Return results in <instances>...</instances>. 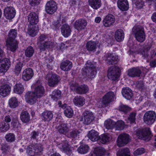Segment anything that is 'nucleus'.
Masks as SVG:
<instances>
[{
    "label": "nucleus",
    "mask_w": 156,
    "mask_h": 156,
    "mask_svg": "<svg viewBox=\"0 0 156 156\" xmlns=\"http://www.w3.org/2000/svg\"><path fill=\"white\" fill-rule=\"evenodd\" d=\"M115 94L112 92H109L104 95L102 98L101 103L98 102L97 104V106L99 108H101L103 105L106 106L109 103L114 100Z\"/></svg>",
    "instance_id": "nucleus-6"
},
{
    "label": "nucleus",
    "mask_w": 156,
    "mask_h": 156,
    "mask_svg": "<svg viewBox=\"0 0 156 156\" xmlns=\"http://www.w3.org/2000/svg\"><path fill=\"white\" fill-rule=\"evenodd\" d=\"M145 151V149L144 148H139L134 152V154L136 155H140L144 153Z\"/></svg>",
    "instance_id": "nucleus-61"
},
{
    "label": "nucleus",
    "mask_w": 156,
    "mask_h": 156,
    "mask_svg": "<svg viewBox=\"0 0 156 156\" xmlns=\"http://www.w3.org/2000/svg\"><path fill=\"white\" fill-rule=\"evenodd\" d=\"M110 140V137L107 135L104 134L101 135L100 138V141L102 144H104L108 142Z\"/></svg>",
    "instance_id": "nucleus-55"
},
{
    "label": "nucleus",
    "mask_w": 156,
    "mask_h": 156,
    "mask_svg": "<svg viewBox=\"0 0 156 156\" xmlns=\"http://www.w3.org/2000/svg\"><path fill=\"white\" fill-rule=\"evenodd\" d=\"M29 149H33L34 150V152H35L36 154H40L42 153L43 150V148L42 146L40 144H35L30 145ZM32 153H34L32 152Z\"/></svg>",
    "instance_id": "nucleus-28"
},
{
    "label": "nucleus",
    "mask_w": 156,
    "mask_h": 156,
    "mask_svg": "<svg viewBox=\"0 0 156 156\" xmlns=\"http://www.w3.org/2000/svg\"><path fill=\"white\" fill-rule=\"evenodd\" d=\"M36 85L34 91L32 92H34L38 98H40L44 95L45 89L41 85H37L36 83Z\"/></svg>",
    "instance_id": "nucleus-24"
},
{
    "label": "nucleus",
    "mask_w": 156,
    "mask_h": 156,
    "mask_svg": "<svg viewBox=\"0 0 156 156\" xmlns=\"http://www.w3.org/2000/svg\"><path fill=\"white\" fill-rule=\"evenodd\" d=\"M14 91L17 94H21L24 91V87L21 84H16L14 87Z\"/></svg>",
    "instance_id": "nucleus-44"
},
{
    "label": "nucleus",
    "mask_w": 156,
    "mask_h": 156,
    "mask_svg": "<svg viewBox=\"0 0 156 156\" xmlns=\"http://www.w3.org/2000/svg\"><path fill=\"white\" fill-rule=\"evenodd\" d=\"M104 125L107 129H111L114 127L115 122L111 119H108L105 121Z\"/></svg>",
    "instance_id": "nucleus-43"
},
{
    "label": "nucleus",
    "mask_w": 156,
    "mask_h": 156,
    "mask_svg": "<svg viewBox=\"0 0 156 156\" xmlns=\"http://www.w3.org/2000/svg\"><path fill=\"white\" fill-rule=\"evenodd\" d=\"M9 125L5 122H0V130L2 131H6L9 128Z\"/></svg>",
    "instance_id": "nucleus-51"
},
{
    "label": "nucleus",
    "mask_w": 156,
    "mask_h": 156,
    "mask_svg": "<svg viewBox=\"0 0 156 156\" xmlns=\"http://www.w3.org/2000/svg\"><path fill=\"white\" fill-rule=\"evenodd\" d=\"M1 146V150L3 154L6 156H12L10 152V147L8 145L5 144H3Z\"/></svg>",
    "instance_id": "nucleus-38"
},
{
    "label": "nucleus",
    "mask_w": 156,
    "mask_h": 156,
    "mask_svg": "<svg viewBox=\"0 0 156 156\" xmlns=\"http://www.w3.org/2000/svg\"><path fill=\"white\" fill-rule=\"evenodd\" d=\"M136 87L141 91L144 90L145 89L143 82L142 81L136 82Z\"/></svg>",
    "instance_id": "nucleus-56"
},
{
    "label": "nucleus",
    "mask_w": 156,
    "mask_h": 156,
    "mask_svg": "<svg viewBox=\"0 0 156 156\" xmlns=\"http://www.w3.org/2000/svg\"><path fill=\"white\" fill-rule=\"evenodd\" d=\"M11 90V87L9 85L5 84L1 87L0 93L2 96L5 97L10 93Z\"/></svg>",
    "instance_id": "nucleus-27"
},
{
    "label": "nucleus",
    "mask_w": 156,
    "mask_h": 156,
    "mask_svg": "<svg viewBox=\"0 0 156 156\" xmlns=\"http://www.w3.org/2000/svg\"><path fill=\"white\" fill-rule=\"evenodd\" d=\"M130 138L128 134L123 133L118 136L117 141V144L119 147L125 146L130 141Z\"/></svg>",
    "instance_id": "nucleus-11"
},
{
    "label": "nucleus",
    "mask_w": 156,
    "mask_h": 156,
    "mask_svg": "<svg viewBox=\"0 0 156 156\" xmlns=\"http://www.w3.org/2000/svg\"><path fill=\"white\" fill-rule=\"evenodd\" d=\"M88 136L93 141L98 140L99 139L98 132L94 130H92L89 132L88 134Z\"/></svg>",
    "instance_id": "nucleus-35"
},
{
    "label": "nucleus",
    "mask_w": 156,
    "mask_h": 156,
    "mask_svg": "<svg viewBox=\"0 0 156 156\" xmlns=\"http://www.w3.org/2000/svg\"><path fill=\"white\" fill-rule=\"evenodd\" d=\"M61 96V91L58 90H55L50 95L51 98L54 100L57 101L59 99Z\"/></svg>",
    "instance_id": "nucleus-40"
},
{
    "label": "nucleus",
    "mask_w": 156,
    "mask_h": 156,
    "mask_svg": "<svg viewBox=\"0 0 156 156\" xmlns=\"http://www.w3.org/2000/svg\"><path fill=\"white\" fill-rule=\"evenodd\" d=\"M40 0H29L30 5L33 6L38 5L40 3Z\"/></svg>",
    "instance_id": "nucleus-63"
},
{
    "label": "nucleus",
    "mask_w": 156,
    "mask_h": 156,
    "mask_svg": "<svg viewBox=\"0 0 156 156\" xmlns=\"http://www.w3.org/2000/svg\"><path fill=\"white\" fill-rule=\"evenodd\" d=\"M57 146L62 151L67 153V154H70L71 152L69 145L68 144L67 141H66L62 144H58Z\"/></svg>",
    "instance_id": "nucleus-29"
},
{
    "label": "nucleus",
    "mask_w": 156,
    "mask_h": 156,
    "mask_svg": "<svg viewBox=\"0 0 156 156\" xmlns=\"http://www.w3.org/2000/svg\"><path fill=\"white\" fill-rule=\"evenodd\" d=\"M30 145H29L28 146L27 149V152L30 155L32 156L36 155L35 152H34V153H32V152H34V150L33 149H29V147H30Z\"/></svg>",
    "instance_id": "nucleus-62"
},
{
    "label": "nucleus",
    "mask_w": 156,
    "mask_h": 156,
    "mask_svg": "<svg viewBox=\"0 0 156 156\" xmlns=\"http://www.w3.org/2000/svg\"><path fill=\"white\" fill-rule=\"evenodd\" d=\"M34 53V50L31 46H29L27 48L25 51V54L27 57H32Z\"/></svg>",
    "instance_id": "nucleus-48"
},
{
    "label": "nucleus",
    "mask_w": 156,
    "mask_h": 156,
    "mask_svg": "<svg viewBox=\"0 0 156 156\" xmlns=\"http://www.w3.org/2000/svg\"><path fill=\"white\" fill-rule=\"evenodd\" d=\"M122 93L123 96L128 100L131 99L133 95L132 90L128 87L123 88Z\"/></svg>",
    "instance_id": "nucleus-32"
},
{
    "label": "nucleus",
    "mask_w": 156,
    "mask_h": 156,
    "mask_svg": "<svg viewBox=\"0 0 156 156\" xmlns=\"http://www.w3.org/2000/svg\"><path fill=\"white\" fill-rule=\"evenodd\" d=\"M150 49L149 47H144L140 51V53L144 57H147L148 55V51Z\"/></svg>",
    "instance_id": "nucleus-54"
},
{
    "label": "nucleus",
    "mask_w": 156,
    "mask_h": 156,
    "mask_svg": "<svg viewBox=\"0 0 156 156\" xmlns=\"http://www.w3.org/2000/svg\"><path fill=\"white\" fill-rule=\"evenodd\" d=\"M135 4L137 8L140 9L144 5V2L143 0H136Z\"/></svg>",
    "instance_id": "nucleus-60"
},
{
    "label": "nucleus",
    "mask_w": 156,
    "mask_h": 156,
    "mask_svg": "<svg viewBox=\"0 0 156 156\" xmlns=\"http://www.w3.org/2000/svg\"><path fill=\"white\" fill-rule=\"evenodd\" d=\"M141 73V70L139 67H133L128 70V75L131 77H139Z\"/></svg>",
    "instance_id": "nucleus-22"
},
{
    "label": "nucleus",
    "mask_w": 156,
    "mask_h": 156,
    "mask_svg": "<svg viewBox=\"0 0 156 156\" xmlns=\"http://www.w3.org/2000/svg\"><path fill=\"white\" fill-rule=\"evenodd\" d=\"M136 115V114L134 112H132L130 114L128 118V119L130 121V123H135Z\"/></svg>",
    "instance_id": "nucleus-59"
},
{
    "label": "nucleus",
    "mask_w": 156,
    "mask_h": 156,
    "mask_svg": "<svg viewBox=\"0 0 156 156\" xmlns=\"http://www.w3.org/2000/svg\"><path fill=\"white\" fill-rule=\"evenodd\" d=\"M118 7L122 11H126L129 8V3L127 0H118Z\"/></svg>",
    "instance_id": "nucleus-26"
},
{
    "label": "nucleus",
    "mask_w": 156,
    "mask_h": 156,
    "mask_svg": "<svg viewBox=\"0 0 156 156\" xmlns=\"http://www.w3.org/2000/svg\"><path fill=\"white\" fill-rule=\"evenodd\" d=\"M82 117L81 120H84L83 123L86 125H89L91 123L94 118L92 112L87 111L83 112Z\"/></svg>",
    "instance_id": "nucleus-12"
},
{
    "label": "nucleus",
    "mask_w": 156,
    "mask_h": 156,
    "mask_svg": "<svg viewBox=\"0 0 156 156\" xmlns=\"http://www.w3.org/2000/svg\"><path fill=\"white\" fill-rule=\"evenodd\" d=\"M124 37V34L121 29L118 30L115 34V38L119 42L122 41Z\"/></svg>",
    "instance_id": "nucleus-37"
},
{
    "label": "nucleus",
    "mask_w": 156,
    "mask_h": 156,
    "mask_svg": "<svg viewBox=\"0 0 156 156\" xmlns=\"http://www.w3.org/2000/svg\"><path fill=\"white\" fill-rule=\"evenodd\" d=\"M48 85L50 87H54L57 85L60 79L59 77L55 74L48 73L47 75Z\"/></svg>",
    "instance_id": "nucleus-10"
},
{
    "label": "nucleus",
    "mask_w": 156,
    "mask_h": 156,
    "mask_svg": "<svg viewBox=\"0 0 156 156\" xmlns=\"http://www.w3.org/2000/svg\"><path fill=\"white\" fill-rule=\"evenodd\" d=\"M85 65L82 73L83 75L87 79H92L95 77L97 74V69L94 65L89 61H87Z\"/></svg>",
    "instance_id": "nucleus-2"
},
{
    "label": "nucleus",
    "mask_w": 156,
    "mask_h": 156,
    "mask_svg": "<svg viewBox=\"0 0 156 156\" xmlns=\"http://www.w3.org/2000/svg\"><path fill=\"white\" fill-rule=\"evenodd\" d=\"M69 85L71 89L75 91L78 94H85L89 90V88L87 86L85 85L79 86L78 84L74 81L70 82Z\"/></svg>",
    "instance_id": "nucleus-5"
},
{
    "label": "nucleus",
    "mask_w": 156,
    "mask_h": 156,
    "mask_svg": "<svg viewBox=\"0 0 156 156\" xmlns=\"http://www.w3.org/2000/svg\"><path fill=\"white\" fill-rule=\"evenodd\" d=\"M26 101L30 105H34L37 101L38 97L33 92L28 91L25 95Z\"/></svg>",
    "instance_id": "nucleus-13"
},
{
    "label": "nucleus",
    "mask_w": 156,
    "mask_h": 156,
    "mask_svg": "<svg viewBox=\"0 0 156 156\" xmlns=\"http://www.w3.org/2000/svg\"><path fill=\"white\" fill-rule=\"evenodd\" d=\"M73 101L76 106L80 107L82 106L85 104V99L83 97L77 96L75 97L73 100Z\"/></svg>",
    "instance_id": "nucleus-25"
},
{
    "label": "nucleus",
    "mask_w": 156,
    "mask_h": 156,
    "mask_svg": "<svg viewBox=\"0 0 156 156\" xmlns=\"http://www.w3.org/2000/svg\"><path fill=\"white\" fill-rule=\"evenodd\" d=\"M9 60L7 58L2 59L0 62V72H6L9 69L10 65Z\"/></svg>",
    "instance_id": "nucleus-16"
},
{
    "label": "nucleus",
    "mask_w": 156,
    "mask_h": 156,
    "mask_svg": "<svg viewBox=\"0 0 156 156\" xmlns=\"http://www.w3.org/2000/svg\"><path fill=\"white\" fill-rule=\"evenodd\" d=\"M16 14L14 8L12 7L6 8L4 11V14L6 18L9 19H11L14 18Z\"/></svg>",
    "instance_id": "nucleus-19"
},
{
    "label": "nucleus",
    "mask_w": 156,
    "mask_h": 156,
    "mask_svg": "<svg viewBox=\"0 0 156 156\" xmlns=\"http://www.w3.org/2000/svg\"><path fill=\"white\" fill-rule=\"evenodd\" d=\"M61 31L64 37H68L70 35L71 31L69 26L68 24H65L62 26Z\"/></svg>",
    "instance_id": "nucleus-31"
},
{
    "label": "nucleus",
    "mask_w": 156,
    "mask_h": 156,
    "mask_svg": "<svg viewBox=\"0 0 156 156\" xmlns=\"http://www.w3.org/2000/svg\"><path fill=\"white\" fill-rule=\"evenodd\" d=\"M136 134L138 138L146 141L150 140L151 137V132L149 129L148 128L137 130L136 132Z\"/></svg>",
    "instance_id": "nucleus-8"
},
{
    "label": "nucleus",
    "mask_w": 156,
    "mask_h": 156,
    "mask_svg": "<svg viewBox=\"0 0 156 156\" xmlns=\"http://www.w3.org/2000/svg\"><path fill=\"white\" fill-rule=\"evenodd\" d=\"M115 21L114 16L112 14H108L103 21V25L106 27H109L113 25Z\"/></svg>",
    "instance_id": "nucleus-15"
},
{
    "label": "nucleus",
    "mask_w": 156,
    "mask_h": 156,
    "mask_svg": "<svg viewBox=\"0 0 156 156\" xmlns=\"http://www.w3.org/2000/svg\"><path fill=\"white\" fill-rule=\"evenodd\" d=\"M59 133L61 134L66 135L69 131L68 127L67 124L62 123L55 127Z\"/></svg>",
    "instance_id": "nucleus-23"
},
{
    "label": "nucleus",
    "mask_w": 156,
    "mask_h": 156,
    "mask_svg": "<svg viewBox=\"0 0 156 156\" xmlns=\"http://www.w3.org/2000/svg\"><path fill=\"white\" fill-rule=\"evenodd\" d=\"M104 58L107 61V64L109 65L115 63L118 61V56L109 53L106 54L104 56Z\"/></svg>",
    "instance_id": "nucleus-20"
},
{
    "label": "nucleus",
    "mask_w": 156,
    "mask_h": 156,
    "mask_svg": "<svg viewBox=\"0 0 156 156\" xmlns=\"http://www.w3.org/2000/svg\"><path fill=\"white\" fill-rule=\"evenodd\" d=\"M156 118L155 112L153 111H149L144 114L143 120L144 122L148 125H151L155 121Z\"/></svg>",
    "instance_id": "nucleus-7"
},
{
    "label": "nucleus",
    "mask_w": 156,
    "mask_h": 156,
    "mask_svg": "<svg viewBox=\"0 0 156 156\" xmlns=\"http://www.w3.org/2000/svg\"><path fill=\"white\" fill-rule=\"evenodd\" d=\"M9 105L11 108H15L18 106V101L16 97H12L9 100Z\"/></svg>",
    "instance_id": "nucleus-42"
},
{
    "label": "nucleus",
    "mask_w": 156,
    "mask_h": 156,
    "mask_svg": "<svg viewBox=\"0 0 156 156\" xmlns=\"http://www.w3.org/2000/svg\"><path fill=\"white\" fill-rule=\"evenodd\" d=\"M72 67V62L68 60H66L62 62L60 66L61 69L65 71H68L70 70Z\"/></svg>",
    "instance_id": "nucleus-33"
},
{
    "label": "nucleus",
    "mask_w": 156,
    "mask_h": 156,
    "mask_svg": "<svg viewBox=\"0 0 156 156\" xmlns=\"http://www.w3.org/2000/svg\"><path fill=\"white\" fill-rule=\"evenodd\" d=\"M89 5L94 9H98L101 5V0H89Z\"/></svg>",
    "instance_id": "nucleus-39"
},
{
    "label": "nucleus",
    "mask_w": 156,
    "mask_h": 156,
    "mask_svg": "<svg viewBox=\"0 0 156 156\" xmlns=\"http://www.w3.org/2000/svg\"><path fill=\"white\" fill-rule=\"evenodd\" d=\"M87 24L86 20L83 19H79L75 22L74 27L75 29L79 31L84 29Z\"/></svg>",
    "instance_id": "nucleus-17"
},
{
    "label": "nucleus",
    "mask_w": 156,
    "mask_h": 156,
    "mask_svg": "<svg viewBox=\"0 0 156 156\" xmlns=\"http://www.w3.org/2000/svg\"><path fill=\"white\" fill-rule=\"evenodd\" d=\"M5 138L7 142L11 143L15 141V136L13 133H9L6 135Z\"/></svg>",
    "instance_id": "nucleus-50"
},
{
    "label": "nucleus",
    "mask_w": 156,
    "mask_h": 156,
    "mask_svg": "<svg viewBox=\"0 0 156 156\" xmlns=\"http://www.w3.org/2000/svg\"><path fill=\"white\" fill-rule=\"evenodd\" d=\"M34 74V72L32 69L27 68L23 72L22 78L24 80L28 81L32 78Z\"/></svg>",
    "instance_id": "nucleus-18"
},
{
    "label": "nucleus",
    "mask_w": 156,
    "mask_h": 156,
    "mask_svg": "<svg viewBox=\"0 0 156 156\" xmlns=\"http://www.w3.org/2000/svg\"><path fill=\"white\" fill-rule=\"evenodd\" d=\"M57 9V4L54 1H50L47 3L45 6V10L47 13L52 14L55 12Z\"/></svg>",
    "instance_id": "nucleus-14"
},
{
    "label": "nucleus",
    "mask_w": 156,
    "mask_h": 156,
    "mask_svg": "<svg viewBox=\"0 0 156 156\" xmlns=\"http://www.w3.org/2000/svg\"><path fill=\"white\" fill-rule=\"evenodd\" d=\"M117 128L118 130L123 129L125 127V124L124 122L121 121H119L115 123Z\"/></svg>",
    "instance_id": "nucleus-57"
},
{
    "label": "nucleus",
    "mask_w": 156,
    "mask_h": 156,
    "mask_svg": "<svg viewBox=\"0 0 156 156\" xmlns=\"http://www.w3.org/2000/svg\"><path fill=\"white\" fill-rule=\"evenodd\" d=\"M53 117V115L51 112L46 111L42 114L41 118L45 122H48L51 120Z\"/></svg>",
    "instance_id": "nucleus-30"
},
{
    "label": "nucleus",
    "mask_w": 156,
    "mask_h": 156,
    "mask_svg": "<svg viewBox=\"0 0 156 156\" xmlns=\"http://www.w3.org/2000/svg\"><path fill=\"white\" fill-rule=\"evenodd\" d=\"M20 118L22 122L24 123L29 122L30 120V114L27 111H24L22 112Z\"/></svg>",
    "instance_id": "nucleus-36"
},
{
    "label": "nucleus",
    "mask_w": 156,
    "mask_h": 156,
    "mask_svg": "<svg viewBox=\"0 0 156 156\" xmlns=\"http://www.w3.org/2000/svg\"><path fill=\"white\" fill-rule=\"evenodd\" d=\"M39 134L38 132H36L35 131L32 132L31 133V138L33 139H36L37 137L38 136Z\"/></svg>",
    "instance_id": "nucleus-64"
},
{
    "label": "nucleus",
    "mask_w": 156,
    "mask_h": 156,
    "mask_svg": "<svg viewBox=\"0 0 156 156\" xmlns=\"http://www.w3.org/2000/svg\"><path fill=\"white\" fill-rule=\"evenodd\" d=\"M132 31L137 41L142 42L145 40L146 35L143 27L139 26H134L132 29Z\"/></svg>",
    "instance_id": "nucleus-3"
},
{
    "label": "nucleus",
    "mask_w": 156,
    "mask_h": 156,
    "mask_svg": "<svg viewBox=\"0 0 156 156\" xmlns=\"http://www.w3.org/2000/svg\"><path fill=\"white\" fill-rule=\"evenodd\" d=\"M89 147L86 145L80 146L77 149L78 152L81 154H84L87 152Z\"/></svg>",
    "instance_id": "nucleus-46"
},
{
    "label": "nucleus",
    "mask_w": 156,
    "mask_h": 156,
    "mask_svg": "<svg viewBox=\"0 0 156 156\" xmlns=\"http://www.w3.org/2000/svg\"><path fill=\"white\" fill-rule=\"evenodd\" d=\"M28 20L30 24L33 26L37 24L38 22V17L35 12L30 13L28 16Z\"/></svg>",
    "instance_id": "nucleus-21"
},
{
    "label": "nucleus",
    "mask_w": 156,
    "mask_h": 156,
    "mask_svg": "<svg viewBox=\"0 0 156 156\" xmlns=\"http://www.w3.org/2000/svg\"><path fill=\"white\" fill-rule=\"evenodd\" d=\"M119 109L121 111L126 113L130 111V108L126 105H122L120 106Z\"/></svg>",
    "instance_id": "nucleus-58"
},
{
    "label": "nucleus",
    "mask_w": 156,
    "mask_h": 156,
    "mask_svg": "<svg viewBox=\"0 0 156 156\" xmlns=\"http://www.w3.org/2000/svg\"><path fill=\"white\" fill-rule=\"evenodd\" d=\"M17 36L16 30L15 29H11L9 33L8 38L6 42L7 48L12 52L15 51L18 48V43L15 39Z\"/></svg>",
    "instance_id": "nucleus-1"
},
{
    "label": "nucleus",
    "mask_w": 156,
    "mask_h": 156,
    "mask_svg": "<svg viewBox=\"0 0 156 156\" xmlns=\"http://www.w3.org/2000/svg\"><path fill=\"white\" fill-rule=\"evenodd\" d=\"M65 115L68 118L71 117L73 114V111L72 109L69 106L66 107L64 111Z\"/></svg>",
    "instance_id": "nucleus-49"
},
{
    "label": "nucleus",
    "mask_w": 156,
    "mask_h": 156,
    "mask_svg": "<svg viewBox=\"0 0 156 156\" xmlns=\"http://www.w3.org/2000/svg\"><path fill=\"white\" fill-rule=\"evenodd\" d=\"M80 133V130L73 129L67 134L66 136L68 138L76 139L79 136Z\"/></svg>",
    "instance_id": "nucleus-34"
},
{
    "label": "nucleus",
    "mask_w": 156,
    "mask_h": 156,
    "mask_svg": "<svg viewBox=\"0 0 156 156\" xmlns=\"http://www.w3.org/2000/svg\"><path fill=\"white\" fill-rule=\"evenodd\" d=\"M129 153V149L126 148L119 150L117 154V156H130L128 154Z\"/></svg>",
    "instance_id": "nucleus-45"
},
{
    "label": "nucleus",
    "mask_w": 156,
    "mask_h": 156,
    "mask_svg": "<svg viewBox=\"0 0 156 156\" xmlns=\"http://www.w3.org/2000/svg\"><path fill=\"white\" fill-rule=\"evenodd\" d=\"M23 63L20 62L18 63L15 66L14 69V72L16 75H18L20 72L23 67Z\"/></svg>",
    "instance_id": "nucleus-53"
},
{
    "label": "nucleus",
    "mask_w": 156,
    "mask_h": 156,
    "mask_svg": "<svg viewBox=\"0 0 156 156\" xmlns=\"http://www.w3.org/2000/svg\"><path fill=\"white\" fill-rule=\"evenodd\" d=\"M97 43L94 41H90L86 44L87 50L89 51H94L97 48Z\"/></svg>",
    "instance_id": "nucleus-41"
},
{
    "label": "nucleus",
    "mask_w": 156,
    "mask_h": 156,
    "mask_svg": "<svg viewBox=\"0 0 156 156\" xmlns=\"http://www.w3.org/2000/svg\"><path fill=\"white\" fill-rule=\"evenodd\" d=\"M105 152V149L101 147H97L95 148L94 153L97 156H103Z\"/></svg>",
    "instance_id": "nucleus-47"
},
{
    "label": "nucleus",
    "mask_w": 156,
    "mask_h": 156,
    "mask_svg": "<svg viewBox=\"0 0 156 156\" xmlns=\"http://www.w3.org/2000/svg\"><path fill=\"white\" fill-rule=\"evenodd\" d=\"M47 38V36L44 34L41 35L38 38L37 44L41 51L52 47L53 43L52 42L50 41L44 42Z\"/></svg>",
    "instance_id": "nucleus-4"
},
{
    "label": "nucleus",
    "mask_w": 156,
    "mask_h": 156,
    "mask_svg": "<svg viewBox=\"0 0 156 156\" xmlns=\"http://www.w3.org/2000/svg\"><path fill=\"white\" fill-rule=\"evenodd\" d=\"M36 28L35 26H30L28 27V33L32 36H35L37 33V30H36Z\"/></svg>",
    "instance_id": "nucleus-52"
},
{
    "label": "nucleus",
    "mask_w": 156,
    "mask_h": 156,
    "mask_svg": "<svg viewBox=\"0 0 156 156\" xmlns=\"http://www.w3.org/2000/svg\"><path fill=\"white\" fill-rule=\"evenodd\" d=\"M119 68L116 66L110 67L108 70V78L112 80H116L119 76Z\"/></svg>",
    "instance_id": "nucleus-9"
}]
</instances>
